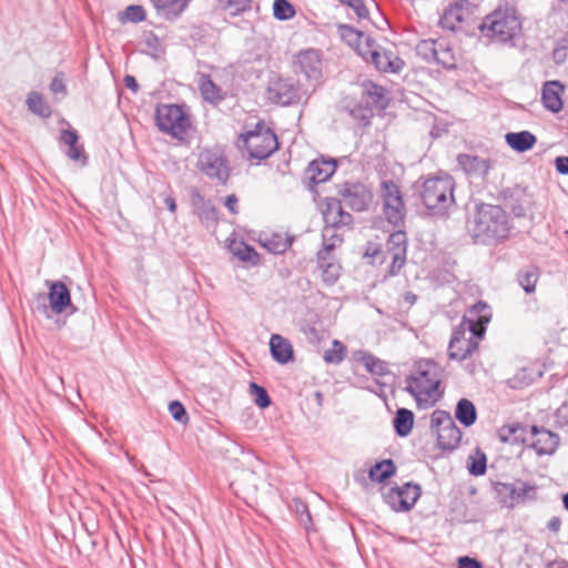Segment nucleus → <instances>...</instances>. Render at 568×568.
I'll return each mask as SVG.
<instances>
[{
	"mask_svg": "<svg viewBox=\"0 0 568 568\" xmlns=\"http://www.w3.org/2000/svg\"><path fill=\"white\" fill-rule=\"evenodd\" d=\"M442 368L433 359L420 358L405 378V392L412 395L418 408H430L443 397Z\"/></svg>",
	"mask_w": 568,
	"mask_h": 568,
	"instance_id": "f257e3e1",
	"label": "nucleus"
},
{
	"mask_svg": "<svg viewBox=\"0 0 568 568\" xmlns=\"http://www.w3.org/2000/svg\"><path fill=\"white\" fill-rule=\"evenodd\" d=\"M469 230L477 241L488 244L508 239L511 230L508 214L498 205H477Z\"/></svg>",
	"mask_w": 568,
	"mask_h": 568,
	"instance_id": "f03ea898",
	"label": "nucleus"
},
{
	"mask_svg": "<svg viewBox=\"0 0 568 568\" xmlns=\"http://www.w3.org/2000/svg\"><path fill=\"white\" fill-rule=\"evenodd\" d=\"M516 0H508L499 4L491 13L487 14L479 30L481 34L496 42L507 43L521 32V21L515 7Z\"/></svg>",
	"mask_w": 568,
	"mask_h": 568,
	"instance_id": "7ed1b4c3",
	"label": "nucleus"
},
{
	"mask_svg": "<svg viewBox=\"0 0 568 568\" xmlns=\"http://www.w3.org/2000/svg\"><path fill=\"white\" fill-rule=\"evenodd\" d=\"M455 182L448 174L425 180L420 193L424 205L436 214L444 213L455 202Z\"/></svg>",
	"mask_w": 568,
	"mask_h": 568,
	"instance_id": "20e7f679",
	"label": "nucleus"
},
{
	"mask_svg": "<svg viewBox=\"0 0 568 568\" xmlns=\"http://www.w3.org/2000/svg\"><path fill=\"white\" fill-rule=\"evenodd\" d=\"M239 148L246 151L248 160H256L258 163L278 149V141L270 128L257 123L254 130L240 135Z\"/></svg>",
	"mask_w": 568,
	"mask_h": 568,
	"instance_id": "39448f33",
	"label": "nucleus"
},
{
	"mask_svg": "<svg viewBox=\"0 0 568 568\" xmlns=\"http://www.w3.org/2000/svg\"><path fill=\"white\" fill-rule=\"evenodd\" d=\"M155 122L161 132L183 141L191 120L183 106L176 104H161L155 111Z\"/></svg>",
	"mask_w": 568,
	"mask_h": 568,
	"instance_id": "423d86ee",
	"label": "nucleus"
},
{
	"mask_svg": "<svg viewBox=\"0 0 568 568\" xmlns=\"http://www.w3.org/2000/svg\"><path fill=\"white\" fill-rule=\"evenodd\" d=\"M196 168L211 180L225 184L230 178V168L223 150L219 146L203 148L197 155Z\"/></svg>",
	"mask_w": 568,
	"mask_h": 568,
	"instance_id": "0eeeda50",
	"label": "nucleus"
},
{
	"mask_svg": "<svg viewBox=\"0 0 568 568\" xmlns=\"http://www.w3.org/2000/svg\"><path fill=\"white\" fill-rule=\"evenodd\" d=\"M537 490V485L523 479L495 484V491L500 503L511 508L517 505L536 500Z\"/></svg>",
	"mask_w": 568,
	"mask_h": 568,
	"instance_id": "6e6552de",
	"label": "nucleus"
},
{
	"mask_svg": "<svg viewBox=\"0 0 568 568\" xmlns=\"http://www.w3.org/2000/svg\"><path fill=\"white\" fill-rule=\"evenodd\" d=\"M383 213L388 223L399 226L404 223L406 210L399 186L392 180L381 183Z\"/></svg>",
	"mask_w": 568,
	"mask_h": 568,
	"instance_id": "1a4fd4ad",
	"label": "nucleus"
},
{
	"mask_svg": "<svg viewBox=\"0 0 568 568\" xmlns=\"http://www.w3.org/2000/svg\"><path fill=\"white\" fill-rule=\"evenodd\" d=\"M473 325L469 322L459 323L454 329L448 345V356L450 359L462 362L477 351L478 341L481 337L473 334Z\"/></svg>",
	"mask_w": 568,
	"mask_h": 568,
	"instance_id": "9d476101",
	"label": "nucleus"
},
{
	"mask_svg": "<svg viewBox=\"0 0 568 568\" xmlns=\"http://www.w3.org/2000/svg\"><path fill=\"white\" fill-rule=\"evenodd\" d=\"M420 494L419 485L406 483L383 491V499L394 511H408L414 507Z\"/></svg>",
	"mask_w": 568,
	"mask_h": 568,
	"instance_id": "9b49d317",
	"label": "nucleus"
},
{
	"mask_svg": "<svg viewBox=\"0 0 568 568\" xmlns=\"http://www.w3.org/2000/svg\"><path fill=\"white\" fill-rule=\"evenodd\" d=\"M295 71L302 73L306 81L316 87L323 77L322 57L318 50L306 49L298 52L294 60Z\"/></svg>",
	"mask_w": 568,
	"mask_h": 568,
	"instance_id": "f8f14e48",
	"label": "nucleus"
},
{
	"mask_svg": "<svg viewBox=\"0 0 568 568\" xmlns=\"http://www.w3.org/2000/svg\"><path fill=\"white\" fill-rule=\"evenodd\" d=\"M338 194L342 203L357 212L365 211L373 199V195L366 185L358 182L344 183L341 186Z\"/></svg>",
	"mask_w": 568,
	"mask_h": 568,
	"instance_id": "ddd939ff",
	"label": "nucleus"
},
{
	"mask_svg": "<svg viewBox=\"0 0 568 568\" xmlns=\"http://www.w3.org/2000/svg\"><path fill=\"white\" fill-rule=\"evenodd\" d=\"M386 247L392 258L388 275L395 276L399 273L406 263V233L403 231L393 232L386 242Z\"/></svg>",
	"mask_w": 568,
	"mask_h": 568,
	"instance_id": "4468645a",
	"label": "nucleus"
},
{
	"mask_svg": "<svg viewBox=\"0 0 568 568\" xmlns=\"http://www.w3.org/2000/svg\"><path fill=\"white\" fill-rule=\"evenodd\" d=\"M336 171V161L334 159H316L312 161L304 173V181L310 190L317 184L326 182Z\"/></svg>",
	"mask_w": 568,
	"mask_h": 568,
	"instance_id": "2eb2a0df",
	"label": "nucleus"
},
{
	"mask_svg": "<svg viewBox=\"0 0 568 568\" xmlns=\"http://www.w3.org/2000/svg\"><path fill=\"white\" fill-rule=\"evenodd\" d=\"M323 219L325 226L341 227L348 226L353 222V216L344 211L342 201L327 197L325 201V207L323 209Z\"/></svg>",
	"mask_w": 568,
	"mask_h": 568,
	"instance_id": "dca6fc26",
	"label": "nucleus"
},
{
	"mask_svg": "<svg viewBox=\"0 0 568 568\" xmlns=\"http://www.w3.org/2000/svg\"><path fill=\"white\" fill-rule=\"evenodd\" d=\"M532 442L530 446L538 455H552L558 445L559 436L544 427L532 426L530 428Z\"/></svg>",
	"mask_w": 568,
	"mask_h": 568,
	"instance_id": "f3484780",
	"label": "nucleus"
},
{
	"mask_svg": "<svg viewBox=\"0 0 568 568\" xmlns=\"http://www.w3.org/2000/svg\"><path fill=\"white\" fill-rule=\"evenodd\" d=\"M491 318L489 306L485 302H477L473 305L460 323H473L471 332L475 336L484 337L486 325Z\"/></svg>",
	"mask_w": 568,
	"mask_h": 568,
	"instance_id": "a211bd4d",
	"label": "nucleus"
},
{
	"mask_svg": "<svg viewBox=\"0 0 568 568\" xmlns=\"http://www.w3.org/2000/svg\"><path fill=\"white\" fill-rule=\"evenodd\" d=\"M565 85L558 80L546 81L541 88V102L545 109L552 113L562 110Z\"/></svg>",
	"mask_w": 568,
	"mask_h": 568,
	"instance_id": "6ab92c4d",
	"label": "nucleus"
},
{
	"mask_svg": "<svg viewBox=\"0 0 568 568\" xmlns=\"http://www.w3.org/2000/svg\"><path fill=\"white\" fill-rule=\"evenodd\" d=\"M191 206L193 213L199 220L209 226L217 221V211L211 201L205 200L204 196L196 190L191 194Z\"/></svg>",
	"mask_w": 568,
	"mask_h": 568,
	"instance_id": "aec40b11",
	"label": "nucleus"
},
{
	"mask_svg": "<svg viewBox=\"0 0 568 568\" xmlns=\"http://www.w3.org/2000/svg\"><path fill=\"white\" fill-rule=\"evenodd\" d=\"M60 140L68 145L65 154L71 161L79 162L82 166L87 165L88 156L84 153L83 145L79 144V135L75 130H62Z\"/></svg>",
	"mask_w": 568,
	"mask_h": 568,
	"instance_id": "412c9836",
	"label": "nucleus"
},
{
	"mask_svg": "<svg viewBox=\"0 0 568 568\" xmlns=\"http://www.w3.org/2000/svg\"><path fill=\"white\" fill-rule=\"evenodd\" d=\"M49 303L55 314L63 313L71 305V294L62 282H52L49 291Z\"/></svg>",
	"mask_w": 568,
	"mask_h": 568,
	"instance_id": "4be33fe9",
	"label": "nucleus"
},
{
	"mask_svg": "<svg viewBox=\"0 0 568 568\" xmlns=\"http://www.w3.org/2000/svg\"><path fill=\"white\" fill-rule=\"evenodd\" d=\"M368 62H372L381 72L393 73L399 72L405 64L404 61L394 52L387 50L379 51V49L376 50Z\"/></svg>",
	"mask_w": 568,
	"mask_h": 568,
	"instance_id": "5701e85b",
	"label": "nucleus"
},
{
	"mask_svg": "<svg viewBox=\"0 0 568 568\" xmlns=\"http://www.w3.org/2000/svg\"><path fill=\"white\" fill-rule=\"evenodd\" d=\"M270 352L275 362L285 365L294 357L293 346L290 341L278 334H273L270 339Z\"/></svg>",
	"mask_w": 568,
	"mask_h": 568,
	"instance_id": "b1692460",
	"label": "nucleus"
},
{
	"mask_svg": "<svg viewBox=\"0 0 568 568\" xmlns=\"http://www.w3.org/2000/svg\"><path fill=\"white\" fill-rule=\"evenodd\" d=\"M271 93L272 99L282 105H290L300 100V88L290 81L277 82Z\"/></svg>",
	"mask_w": 568,
	"mask_h": 568,
	"instance_id": "393cba45",
	"label": "nucleus"
},
{
	"mask_svg": "<svg viewBox=\"0 0 568 568\" xmlns=\"http://www.w3.org/2000/svg\"><path fill=\"white\" fill-rule=\"evenodd\" d=\"M317 266L322 271V280L325 285H334L341 276V264L333 255L317 254Z\"/></svg>",
	"mask_w": 568,
	"mask_h": 568,
	"instance_id": "a878e982",
	"label": "nucleus"
},
{
	"mask_svg": "<svg viewBox=\"0 0 568 568\" xmlns=\"http://www.w3.org/2000/svg\"><path fill=\"white\" fill-rule=\"evenodd\" d=\"M457 162L466 173L477 176L487 175L490 169L489 161L477 155L459 154Z\"/></svg>",
	"mask_w": 568,
	"mask_h": 568,
	"instance_id": "bb28decb",
	"label": "nucleus"
},
{
	"mask_svg": "<svg viewBox=\"0 0 568 568\" xmlns=\"http://www.w3.org/2000/svg\"><path fill=\"white\" fill-rule=\"evenodd\" d=\"M158 13L168 19L173 20L181 16L187 8L191 0H151Z\"/></svg>",
	"mask_w": 568,
	"mask_h": 568,
	"instance_id": "cd10ccee",
	"label": "nucleus"
},
{
	"mask_svg": "<svg viewBox=\"0 0 568 568\" xmlns=\"http://www.w3.org/2000/svg\"><path fill=\"white\" fill-rule=\"evenodd\" d=\"M437 435V444L444 450L455 449L462 439V432L455 424L448 425L435 433Z\"/></svg>",
	"mask_w": 568,
	"mask_h": 568,
	"instance_id": "c85d7f7f",
	"label": "nucleus"
},
{
	"mask_svg": "<svg viewBox=\"0 0 568 568\" xmlns=\"http://www.w3.org/2000/svg\"><path fill=\"white\" fill-rule=\"evenodd\" d=\"M507 144L517 152H526L536 144V136L529 131L509 132L505 135Z\"/></svg>",
	"mask_w": 568,
	"mask_h": 568,
	"instance_id": "c756f323",
	"label": "nucleus"
},
{
	"mask_svg": "<svg viewBox=\"0 0 568 568\" xmlns=\"http://www.w3.org/2000/svg\"><path fill=\"white\" fill-rule=\"evenodd\" d=\"M455 418L464 427L473 426L477 420V409L474 403L468 398L459 399L455 408Z\"/></svg>",
	"mask_w": 568,
	"mask_h": 568,
	"instance_id": "7c9ffc66",
	"label": "nucleus"
},
{
	"mask_svg": "<svg viewBox=\"0 0 568 568\" xmlns=\"http://www.w3.org/2000/svg\"><path fill=\"white\" fill-rule=\"evenodd\" d=\"M393 424L394 429L398 436H408L414 426V413L407 408H398Z\"/></svg>",
	"mask_w": 568,
	"mask_h": 568,
	"instance_id": "2f4dec72",
	"label": "nucleus"
},
{
	"mask_svg": "<svg viewBox=\"0 0 568 568\" xmlns=\"http://www.w3.org/2000/svg\"><path fill=\"white\" fill-rule=\"evenodd\" d=\"M396 473V465L393 459H384L371 467L368 477L373 481L383 483Z\"/></svg>",
	"mask_w": 568,
	"mask_h": 568,
	"instance_id": "473e14b6",
	"label": "nucleus"
},
{
	"mask_svg": "<svg viewBox=\"0 0 568 568\" xmlns=\"http://www.w3.org/2000/svg\"><path fill=\"white\" fill-rule=\"evenodd\" d=\"M323 248L317 254L332 255V252L343 243V235L338 227L324 226L322 232Z\"/></svg>",
	"mask_w": 568,
	"mask_h": 568,
	"instance_id": "72a5a7b5",
	"label": "nucleus"
},
{
	"mask_svg": "<svg viewBox=\"0 0 568 568\" xmlns=\"http://www.w3.org/2000/svg\"><path fill=\"white\" fill-rule=\"evenodd\" d=\"M262 245L273 254H283L291 246V240L280 233H272L270 235H265L263 240H261Z\"/></svg>",
	"mask_w": 568,
	"mask_h": 568,
	"instance_id": "f704fd0d",
	"label": "nucleus"
},
{
	"mask_svg": "<svg viewBox=\"0 0 568 568\" xmlns=\"http://www.w3.org/2000/svg\"><path fill=\"white\" fill-rule=\"evenodd\" d=\"M28 109L36 115L41 118H50L51 116V108L43 99V97L37 92L32 91L28 94L26 100Z\"/></svg>",
	"mask_w": 568,
	"mask_h": 568,
	"instance_id": "c9c22d12",
	"label": "nucleus"
},
{
	"mask_svg": "<svg viewBox=\"0 0 568 568\" xmlns=\"http://www.w3.org/2000/svg\"><path fill=\"white\" fill-rule=\"evenodd\" d=\"M230 251L240 261L251 262L252 264H257L258 263V254L256 253L254 247L247 245L243 241H233V242H231Z\"/></svg>",
	"mask_w": 568,
	"mask_h": 568,
	"instance_id": "e433bc0d",
	"label": "nucleus"
},
{
	"mask_svg": "<svg viewBox=\"0 0 568 568\" xmlns=\"http://www.w3.org/2000/svg\"><path fill=\"white\" fill-rule=\"evenodd\" d=\"M463 21V12L459 7L447 8L439 19V24L443 29L456 31L460 28Z\"/></svg>",
	"mask_w": 568,
	"mask_h": 568,
	"instance_id": "4c0bfd02",
	"label": "nucleus"
},
{
	"mask_svg": "<svg viewBox=\"0 0 568 568\" xmlns=\"http://www.w3.org/2000/svg\"><path fill=\"white\" fill-rule=\"evenodd\" d=\"M359 361L365 366V368L373 375L384 376L386 374H389L387 363L369 353H364L361 356Z\"/></svg>",
	"mask_w": 568,
	"mask_h": 568,
	"instance_id": "58836bf2",
	"label": "nucleus"
},
{
	"mask_svg": "<svg viewBox=\"0 0 568 568\" xmlns=\"http://www.w3.org/2000/svg\"><path fill=\"white\" fill-rule=\"evenodd\" d=\"M440 43V41L433 39L420 40L416 45V53L425 61L432 62L436 58V54H438L437 51Z\"/></svg>",
	"mask_w": 568,
	"mask_h": 568,
	"instance_id": "ea45409f",
	"label": "nucleus"
},
{
	"mask_svg": "<svg viewBox=\"0 0 568 568\" xmlns=\"http://www.w3.org/2000/svg\"><path fill=\"white\" fill-rule=\"evenodd\" d=\"M365 92L369 99V102L373 103L377 109L383 110L388 105L386 90L382 85L371 82L366 84Z\"/></svg>",
	"mask_w": 568,
	"mask_h": 568,
	"instance_id": "a19ab883",
	"label": "nucleus"
},
{
	"mask_svg": "<svg viewBox=\"0 0 568 568\" xmlns=\"http://www.w3.org/2000/svg\"><path fill=\"white\" fill-rule=\"evenodd\" d=\"M467 468L470 475L481 476L487 469V457L480 449H476L473 455L468 457Z\"/></svg>",
	"mask_w": 568,
	"mask_h": 568,
	"instance_id": "79ce46f5",
	"label": "nucleus"
},
{
	"mask_svg": "<svg viewBox=\"0 0 568 568\" xmlns=\"http://www.w3.org/2000/svg\"><path fill=\"white\" fill-rule=\"evenodd\" d=\"M273 16L280 21H287L296 16V10L288 0H274Z\"/></svg>",
	"mask_w": 568,
	"mask_h": 568,
	"instance_id": "37998d69",
	"label": "nucleus"
},
{
	"mask_svg": "<svg viewBox=\"0 0 568 568\" xmlns=\"http://www.w3.org/2000/svg\"><path fill=\"white\" fill-rule=\"evenodd\" d=\"M346 356V347L342 342L334 339L332 342V347L326 349L323 355V359L327 364H339L344 361Z\"/></svg>",
	"mask_w": 568,
	"mask_h": 568,
	"instance_id": "c03bdc74",
	"label": "nucleus"
},
{
	"mask_svg": "<svg viewBox=\"0 0 568 568\" xmlns=\"http://www.w3.org/2000/svg\"><path fill=\"white\" fill-rule=\"evenodd\" d=\"M535 379V372L532 369L525 367L517 371L516 374L508 379V385L511 388H523L534 383Z\"/></svg>",
	"mask_w": 568,
	"mask_h": 568,
	"instance_id": "a18cd8bd",
	"label": "nucleus"
},
{
	"mask_svg": "<svg viewBox=\"0 0 568 568\" xmlns=\"http://www.w3.org/2000/svg\"><path fill=\"white\" fill-rule=\"evenodd\" d=\"M337 31H338L341 39L353 49L356 45H358V42H361V39L365 34L348 24H338Z\"/></svg>",
	"mask_w": 568,
	"mask_h": 568,
	"instance_id": "49530a36",
	"label": "nucleus"
},
{
	"mask_svg": "<svg viewBox=\"0 0 568 568\" xmlns=\"http://www.w3.org/2000/svg\"><path fill=\"white\" fill-rule=\"evenodd\" d=\"M200 92L205 101L212 103L220 102L223 99L221 90L211 79H205L200 83Z\"/></svg>",
	"mask_w": 568,
	"mask_h": 568,
	"instance_id": "de8ad7c7",
	"label": "nucleus"
},
{
	"mask_svg": "<svg viewBox=\"0 0 568 568\" xmlns=\"http://www.w3.org/2000/svg\"><path fill=\"white\" fill-rule=\"evenodd\" d=\"M222 9L229 11L232 16L248 11L252 7V0H216Z\"/></svg>",
	"mask_w": 568,
	"mask_h": 568,
	"instance_id": "09e8293b",
	"label": "nucleus"
},
{
	"mask_svg": "<svg viewBox=\"0 0 568 568\" xmlns=\"http://www.w3.org/2000/svg\"><path fill=\"white\" fill-rule=\"evenodd\" d=\"M378 48L379 47L373 38L364 34L361 42H358V45H356L354 50L368 62Z\"/></svg>",
	"mask_w": 568,
	"mask_h": 568,
	"instance_id": "8fccbe9b",
	"label": "nucleus"
},
{
	"mask_svg": "<svg viewBox=\"0 0 568 568\" xmlns=\"http://www.w3.org/2000/svg\"><path fill=\"white\" fill-rule=\"evenodd\" d=\"M537 281L538 272L534 268L518 274V283L527 294L535 292Z\"/></svg>",
	"mask_w": 568,
	"mask_h": 568,
	"instance_id": "3c124183",
	"label": "nucleus"
},
{
	"mask_svg": "<svg viewBox=\"0 0 568 568\" xmlns=\"http://www.w3.org/2000/svg\"><path fill=\"white\" fill-rule=\"evenodd\" d=\"M454 423L450 414L446 410L436 409L433 412L430 417V428L433 433L440 430L442 428L452 425Z\"/></svg>",
	"mask_w": 568,
	"mask_h": 568,
	"instance_id": "603ef678",
	"label": "nucleus"
},
{
	"mask_svg": "<svg viewBox=\"0 0 568 568\" xmlns=\"http://www.w3.org/2000/svg\"><path fill=\"white\" fill-rule=\"evenodd\" d=\"M437 53L438 54H436L433 62H436L446 69H454L456 67L454 53L450 48L444 44V42L440 43Z\"/></svg>",
	"mask_w": 568,
	"mask_h": 568,
	"instance_id": "864d4df0",
	"label": "nucleus"
},
{
	"mask_svg": "<svg viewBox=\"0 0 568 568\" xmlns=\"http://www.w3.org/2000/svg\"><path fill=\"white\" fill-rule=\"evenodd\" d=\"M250 393L254 396V403L260 408H267L271 405V397L263 386L252 382L250 383Z\"/></svg>",
	"mask_w": 568,
	"mask_h": 568,
	"instance_id": "5fc2aeb1",
	"label": "nucleus"
},
{
	"mask_svg": "<svg viewBox=\"0 0 568 568\" xmlns=\"http://www.w3.org/2000/svg\"><path fill=\"white\" fill-rule=\"evenodd\" d=\"M146 13L142 6L131 4L126 7L121 19L124 21L138 23L144 21Z\"/></svg>",
	"mask_w": 568,
	"mask_h": 568,
	"instance_id": "6e6d98bb",
	"label": "nucleus"
},
{
	"mask_svg": "<svg viewBox=\"0 0 568 568\" xmlns=\"http://www.w3.org/2000/svg\"><path fill=\"white\" fill-rule=\"evenodd\" d=\"M294 510L300 516L301 523L306 529L312 525V517L306 503L302 499H294Z\"/></svg>",
	"mask_w": 568,
	"mask_h": 568,
	"instance_id": "4d7b16f0",
	"label": "nucleus"
},
{
	"mask_svg": "<svg viewBox=\"0 0 568 568\" xmlns=\"http://www.w3.org/2000/svg\"><path fill=\"white\" fill-rule=\"evenodd\" d=\"M169 412L176 422L181 424H186L189 422V415L181 402H171L169 405Z\"/></svg>",
	"mask_w": 568,
	"mask_h": 568,
	"instance_id": "13d9d810",
	"label": "nucleus"
},
{
	"mask_svg": "<svg viewBox=\"0 0 568 568\" xmlns=\"http://www.w3.org/2000/svg\"><path fill=\"white\" fill-rule=\"evenodd\" d=\"M349 115L353 119L358 120V121L363 122L364 124H367L372 116V112L362 105H356V106L349 109Z\"/></svg>",
	"mask_w": 568,
	"mask_h": 568,
	"instance_id": "bf43d9fd",
	"label": "nucleus"
},
{
	"mask_svg": "<svg viewBox=\"0 0 568 568\" xmlns=\"http://www.w3.org/2000/svg\"><path fill=\"white\" fill-rule=\"evenodd\" d=\"M568 40H561L554 50V60L556 63H564L567 59Z\"/></svg>",
	"mask_w": 568,
	"mask_h": 568,
	"instance_id": "052dcab7",
	"label": "nucleus"
},
{
	"mask_svg": "<svg viewBox=\"0 0 568 568\" xmlns=\"http://www.w3.org/2000/svg\"><path fill=\"white\" fill-rule=\"evenodd\" d=\"M458 568H483V565L476 558L464 556L457 560Z\"/></svg>",
	"mask_w": 568,
	"mask_h": 568,
	"instance_id": "680f3d73",
	"label": "nucleus"
},
{
	"mask_svg": "<svg viewBox=\"0 0 568 568\" xmlns=\"http://www.w3.org/2000/svg\"><path fill=\"white\" fill-rule=\"evenodd\" d=\"M50 90L54 94L65 93L67 91L63 80L58 77L53 78V80L51 81Z\"/></svg>",
	"mask_w": 568,
	"mask_h": 568,
	"instance_id": "e2e57ef3",
	"label": "nucleus"
},
{
	"mask_svg": "<svg viewBox=\"0 0 568 568\" xmlns=\"http://www.w3.org/2000/svg\"><path fill=\"white\" fill-rule=\"evenodd\" d=\"M555 164L558 173L568 174V156H558Z\"/></svg>",
	"mask_w": 568,
	"mask_h": 568,
	"instance_id": "0e129e2a",
	"label": "nucleus"
},
{
	"mask_svg": "<svg viewBox=\"0 0 568 568\" xmlns=\"http://www.w3.org/2000/svg\"><path fill=\"white\" fill-rule=\"evenodd\" d=\"M237 202H239V200H237L236 195L231 194V195L226 196L224 204L231 213L236 214L237 213Z\"/></svg>",
	"mask_w": 568,
	"mask_h": 568,
	"instance_id": "69168bd1",
	"label": "nucleus"
},
{
	"mask_svg": "<svg viewBox=\"0 0 568 568\" xmlns=\"http://www.w3.org/2000/svg\"><path fill=\"white\" fill-rule=\"evenodd\" d=\"M124 85L132 92H138L139 84L133 75L126 74L123 79Z\"/></svg>",
	"mask_w": 568,
	"mask_h": 568,
	"instance_id": "338daca9",
	"label": "nucleus"
},
{
	"mask_svg": "<svg viewBox=\"0 0 568 568\" xmlns=\"http://www.w3.org/2000/svg\"><path fill=\"white\" fill-rule=\"evenodd\" d=\"M145 43L150 49H152L154 51H158L161 45L160 39L155 34H152V33L150 36H148Z\"/></svg>",
	"mask_w": 568,
	"mask_h": 568,
	"instance_id": "774afa93",
	"label": "nucleus"
}]
</instances>
